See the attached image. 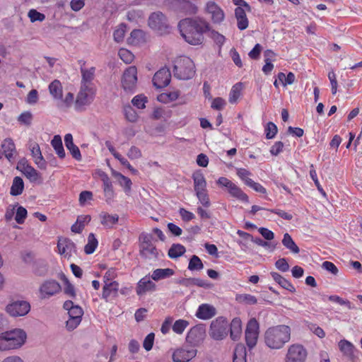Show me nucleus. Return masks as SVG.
<instances>
[{
	"mask_svg": "<svg viewBox=\"0 0 362 362\" xmlns=\"http://www.w3.org/2000/svg\"><path fill=\"white\" fill-rule=\"evenodd\" d=\"M197 352L192 346H183L173 351L172 359L173 362H188L196 356Z\"/></svg>",
	"mask_w": 362,
	"mask_h": 362,
	"instance_id": "13",
	"label": "nucleus"
},
{
	"mask_svg": "<svg viewBox=\"0 0 362 362\" xmlns=\"http://www.w3.org/2000/svg\"><path fill=\"white\" fill-rule=\"evenodd\" d=\"M96 93L95 86H81L74 102V108L81 112L90 105L93 101Z\"/></svg>",
	"mask_w": 362,
	"mask_h": 362,
	"instance_id": "7",
	"label": "nucleus"
},
{
	"mask_svg": "<svg viewBox=\"0 0 362 362\" xmlns=\"http://www.w3.org/2000/svg\"><path fill=\"white\" fill-rule=\"evenodd\" d=\"M178 28L187 43L199 45L204 42V34L210 30V24L200 17L185 18L179 22Z\"/></svg>",
	"mask_w": 362,
	"mask_h": 362,
	"instance_id": "1",
	"label": "nucleus"
},
{
	"mask_svg": "<svg viewBox=\"0 0 362 362\" xmlns=\"http://www.w3.org/2000/svg\"><path fill=\"white\" fill-rule=\"evenodd\" d=\"M115 176L117 178L119 185L123 187L126 193H129L132 189V180L120 173H116Z\"/></svg>",
	"mask_w": 362,
	"mask_h": 362,
	"instance_id": "42",
	"label": "nucleus"
},
{
	"mask_svg": "<svg viewBox=\"0 0 362 362\" xmlns=\"http://www.w3.org/2000/svg\"><path fill=\"white\" fill-rule=\"evenodd\" d=\"M51 145L54 149L56 153L60 158H64L66 156L62 138L59 135H55L51 141Z\"/></svg>",
	"mask_w": 362,
	"mask_h": 362,
	"instance_id": "39",
	"label": "nucleus"
},
{
	"mask_svg": "<svg viewBox=\"0 0 362 362\" xmlns=\"http://www.w3.org/2000/svg\"><path fill=\"white\" fill-rule=\"evenodd\" d=\"M246 356L247 353L245 346L242 344H237L234 350L233 358L246 359Z\"/></svg>",
	"mask_w": 362,
	"mask_h": 362,
	"instance_id": "57",
	"label": "nucleus"
},
{
	"mask_svg": "<svg viewBox=\"0 0 362 362\" xmlns=\"http://www.w3.org/2000/svg\"><path fill=\"white\" fill-rule=\"evenodd\" d=\"M216 314V308L208 303L201 304L195 313V316L200 320H207L214 317Z\"/></svg>",
	"mask_w": 362,
	"mask_h": 362,
	"instance_id": "22",
	"label": "nucleus"
},
{
	"mask_svg": "<svg viewBox=\"0 0 362 362\" xmlns=\"http://www.w3.org/2000/svg\"><path fill=\"white\" fill-rule=\"evenodd\" d=\"M246 11H247L241 6H238L235 9V16L237 19V26L240 30H245L249 25V21L246 16Z\"/></svg>",
	"mask_w": 362,
	"mask_h": 362,
	"instance_id": "27",
	"label": "nucleus"
},
{
	"mask_svg": "<svg viewBox=\"0 0 362 362\" xmlns=\"http://www.w3.org/2000/svg\"><path fill=\"white\" fill-rule=\"evenodd\" d=\"M30 309L29 303L24 300H18L6 306L7 313L13 317L24 316Z\"/></svg>",
	"mask_w": 362,
	"mask_h": 362,
	"instance_id": "16",
	"label": "nucleus"
},
{
	"mask_svg": "<svg viewBox=\"0 0 362 362\" xmlns=\"http://www.w3.org/2000/svg\"><path fill=\"white\" fill-rule=\"evenodd\" d=\"M127 40L129 45H140L146 42V34L141 30H134Z\"/></svg>",
	"mask_w": 362,
	"mask_h": 362,
	"instance_id": "32",
	"label": "nucleus"
},
{
	"mask_svg": "<svg viewBox=\"0 0 362 362\" xmlns=\"http://www.w3.org/2000/svg\"><path fill=\"white\" fill-rule=\"evenodd\" d=\"M17 169L29 179L30 182H36L40 179V173L25 158L21 159L18 163Z\"/></svg>",
	"mask_w": 362,
	"mask_h": 362,
	"instance_id": "17",
	"label": "nucleus"
},
{
	"mask_svg": "<svg viewBox=\"0 0 362 362\" xmlns=\"http://www.w3.org/2000/svg\"><path fill=\"white\" fill-rule=\"evenodd\" d=\"M156 289V285L148 276H144L137 283L136 292L138 296H141L146 293L154 291Z\"/></svg>",
	"mask_w": 362,
	"mask_h": 362,
	"instance_id": "26",
	"label": "nucleus"
},
{
	"mask_svg": "<svg viewBox=\"0 0 362 362\" xmlns=\"http://www.w3.org/2000/svg\"><path fill=\"white\" fill-rule=\"evenodd\" d=\"M140 255L149 260H156L158 258V250L153 242L151 234L143 233L139 236Z\"/></svg>",
	"mask_w": 362,
	"mask_h": 362,
	"instance_id": "5",
	"label": "nucleus"
},
{
	"mask_svg": "<svg viewBox=\"0 0 362 362\" xmlns=\"http://www.w3.org/2000/svg\"><path fill=\"white\" fill-rule=\"evenodd\" d=\"M175 271L170 268L156 269L152 272L151 278L156 281L165 279L174 275Z\"/></svg>",
	"mask_w": 362,
	"mask_h": 362,
	"instance_id": "33",
	"label": "nucleus"
},
{
	"mask_svg": "<svg viewBox=\"0 0 362 362\" xmlns=\"http://www.w3.org/2000/svg\"><path fill=\"white\" fill-rule=\"evenodd\" d=\"M30 151L35 163L39 168L45 170L47 167V162L42 155L39 145L35 144Z\"/></svg>",
	"mask_w": 362,
	"mask_h": 362,
	"instance_id": "29",
	"label": "nucleus"
},
{
	"mask_svg": "<svg viewBox=\"0 0 362 362\" xmlns=\"http://www.w3.org/2000/svg\"><path fill=\"white\" fill-rule=\"evenodd\" d=\"M299 18L305 23V30L308 34H314L316 30V25L314 23L308 24V21H310V18L306 13H298Z\"/></svg>",
	"mask_w": 362,
	"mask_h": 362,
	"instance_id": "44",
	"label": "nucleus"
},
{
	"mask_svg": "<svg viewBox=\"0 0 362 362\" xmlns=\"http://www.w3.org/2000/svg\"><path fill=\"white\" fill-rule=\"evenodd\" d=\"M308 357L306 349L300 344H296V362H305Z\"/></svg>",
	"mask_w": 362,
	"mask_h": 362,
	"instance_id": "45",
	"label": "nucleus"
},
{
	"mask_svg": "<svg viewBox=\"0 0 362 362\" xmlns=\"http://www.w3.org/2000/svg\"><path fill=\"white\" fill-rule=\"evenodd\" d=\"M58 252L66 259H70L76 253L75 243L69 238H59L57 243Z\"/></svg>",
	"mask_w": 362,
	"mask_h": 362,
	"instance_id": "14",
	"label": "nucleus"
},
{
	"mask_svg": "<svg viewBox=\"0 0 362 362\" xmlns=\"http://www.w3.org/2000/svg\"><path fill=\"white\" fill-rule=\"evenodd\" d=\"M206 11L211 15L214 23H221L223 21L225 14L223 9L214 1H209L206 5Z\"/></svg>",
	"mask_w": 362,
	"mask_h": 362,
	"instance_id": "19",
	"label": "nucleus"
},
{
	"mask_svg": "<svg viewBox=\"0 0 362 362\" xmlns=\"http://www.w3.org/2000/svg\"><path fill=\"white\" fill-rule=\"evenodd\" d=\"M204 336V330L202 327L195 326L192 327L188 332L186 340L187 342L195 346L203 341Z\"/></svg>",
	"mask_w": 362,
	"mask_h": 362,
	"instance_id": "23",
	"label": "nucleus"
},
{
	"mask_svg": "<svg viewBox=\"0 0 362 362\" xmlns=\"http://www.w3.org/2000/svg\"><path fill=\"white\" fill-rule=\"evenodd\" d=\"M1 147L3 156H4L9 162L12 163L17 155L16 145L13 141L11 138H6L2 141Z\"/></svg>",
	"mask_w": 362,
	"mask_h": 362,
	"instance_id": "21",
	"label": "nucleus"
},
{
	"mask_svg": "<svg viewBox=\"0 0 362 362\" xmlns=\"http://www.w3.org/2000/svg\"><path fill=\"white\" fill-rule=\"evenodd\" d=\"M203 268L204 264L201 259L197 255H193L189 259L188 269H189L190 271H199L202 270Z\"/></svg>",
	"mask_w": 362,
	"mask_h": 362,
	"instance_id": "46",
	"label": "nucleus"
},
{
	"mask_svg": "<svg viewBox=\"0 0 362 362\" xmlns=\"http://www.w3.org/2000/svg\"><path fill=\"white\" fill-rule=\"evenodd\" d=\"M242 89V83H237L234 86H233L229 93V102L230 103L234 104L237 103L238 98L241 95Z\"/></svg>",
	"mask_w": 362,
	"mask_h": 362,
	"instance_id": "41",
	"label": "nucleus"
},
{
	"mask_svg": "<svg viewBox=\"0 0 362 362\" xmlns=\"http://www.w3.org/2000/svg\"><path fill=\"white\" fill-rule=\"evenodd\" d=\"M179 214L184 222H189L195 218V216L192 212L185 209V208H180L179 209Z\"/></svg>",
	"mask_w": 362,
	"mask_h": 362,
	"instance_id": "63",
	"label": "nucleus"
},
{
	"mask_svg": "<svg viewBox=\"0 0 362 362\" xmlns=\"http://www.w3.org/2000/svg\"><path fill=\"white\" fill-rule=\"evenodd\" d=\"M259 337V323L255 318L249 320L245 329V341L250 349L255 347Z\"/></svg>",
	"mask_w": 362,
	"mask_h": 362,
	"instance_id": "11",
	"label": "nucleus"
},
{
	"mask_svg": "<svg viewBox=\"0 0 362 362\" xmlns=\"http://www.w3.org/2000/svg\"><path fill=\"white\" fill-rule=\"evenodd\" d=\"M62 290L60 284L55 280L45 281L39 288L40 298L42 299L49 298Z\"/></svg>",
	"mask_w": 362,
	"mask_h": 362,
	"instance_id": "12",
	"label": "nucleus"
},
{
	"mask_svg": "<svg viewBox=\"0 0 362 362\" xmlns=\"http://www.w3.org/2000/svg\"><path fill=\"white\" fill-rule=\"evenodd\" d=\"M228 192L233 197H235L243 202H249L248 196L235 183L231 185V186L228 189Z\"/></svg>",
	"mask_w": 362,
	"mask_h": 362,
	"instance_id": "34",
	"label": "nucleus"
},
{
	"mask_svg": "<svg viewBox=\"0 0 362 362\" xmlns=\"http://www.w3.org/2000/svg\"><path fill=\"white\" fill-rule=\"evenodd\" d=\"M27 210L23 206H18L16 210L15 220L18 224H22L24 223L25 219L27 217Z\"/></svg>",
	"mask_w": 362,
	"mask_h": 362,
	"instance_id": "56",
	"label": "nucleus"
},
{
	"mask_svg": "<svg viewBox=\"0 0 362 362\" xmlns=\"http://www.w3.org/2000/svg\"><path fill=\"white\" fill-rule=\"evenodd\" d=\"M118 55L119 58L125 63V64H131L134 59V55L132 52L125 48L119 49L118 52Z\"/></svg>",
	"mask_w": 362,
	"mask_h": 362,
	"instance_id": "47",
	"label": "nucleus"
},
{
	"mask_svg": "<svg viewBox=\"0 0 362 362\" xmlns=\"http://www.w3.org/2000/svg\"><path fill=\"white\" fill-rule=\"evenodd\" d=\"M100 223L106 228H112L117 223L119 216L117 214H109L106 212H102L100 214Z\"/></svg>",
	"mask_w": 362,
	"mask_h": 362,
	"instance_id": "31",
	"label": "nucleus"
},
{
	"mask_svg": "<svg viewBox=\"0 0 362 362\" xmlns=\"http://www.w3.org/2000/svg\"><path fill=\"white\" fill-rule=\"evenodd\" d=\"M291 339V329L286 325L269 327L264 334L266 345L272 349H280Z\"/></svg>",
	"mask_w": 362,
	"mask_h": 362,
	"instance_id": "2",
	"label": "nucleus"
},
{
	"mask_svg": "<svg viewBox=\"0 0 362 362\" xmlns=\"http://www.w3.org/2000/svg\"><path fill=\"white\" fill-rule=\"evenodd\" d=\"M126 33V26L124 24H120L113 33V37L115 42H122L125 35Z\"/></svg>",
	"mask_w": 362,
	"mask_h": 362,
	"instance_id": "51",
	"label": "nucleus"
},
{
	"mask_svg": "<svg viewBox=\"0 0 362 362\" xmlns=\"http://www.w3.org/2000/svg\"><path fill=\"white\" fill-rule=\"evenodd\" d=\"M64 143L66 148L70 151L73 158L77 160H81V154L78 147L74 144L71 134H66L64 136Z\"/></svg>",
	"mask_w": 362,
	"mask_h": 362,
	"instance_id": "28",
	"label": "nucleus"
},
{
	"mask_svg": "<svg viewBox=\"0 0 362 362\" xmlns=\"http://www.w3.org/2000/svg\"><path fill=\"white\" fill-rule=\"evenodd\" d=\"M117 277V269L114 267L109 268L103 277V283L117 282L115 279Z\"/></svg>",
	"mask_w": 362,
	"mask_h": 362,
	"instance_id": "50",
	"label": "nucleus"
},
{
	"mask_svg": "<svg viewBox=\"0 0 362 362\" xmlns=\"http://www.w3.org/2000/svg\"><path fill=\"white\" fill-rule=\"evenodd\" d=\"M171 72L167 67H163L156 71L153 77V84L156 88L166 87L170 82Z\"/></svg>",
	"mask_w": 362,
	"mask_h": 362,
	"instance_id": "15",
	"label": "nucleus"
},
{
	"mask_svg": "<svg viewBox=\"0 0 362 362\" xmlns=\"http://www.w3.org/2000/svg\"><path fill=\"white\" fill-rule=\"evenodd\" d=\"M28 16L32 23L36 21L42 22L45 19V15L44 13H40L39 11L34 8L30 9L28 11Z\"/></svg>",
	"mask_w": 362,
	"mask_h": 362,
	"instance_id": "54",
	"label": "nucleus"
},
{
	"mask_svg": "<svg viewBox=\"0 0 362 362\" xmlns=\"http://www.w3.org/2000/svg\"><path fill=\"white\" fill-rule=\"evenodd\" d=\"M49 92L54 100H62L63 96V87L59 80L55 79L48 86Z\"/></svg>",
	"mask_w": 362,
	"mask_h": 362,
	"instance_id": "30",
	"label": "nucleus"
},
{
	"mask_svg": "<svg viewBox=\"0 0 362 362\" xmlns=\"http://www.w3.org/2000/svg\"><path fill=\"white\" fill-rule=\"evenodd\" d=\"M230 337L233 340L240 338L242 333V322L240 318H234L230 323Z\"/></svg>",
	"mask_w": 362,
	"mask_h": 362,
	"instance_id": "36",
	"label": "nucleus"
},
{
	"mask_svg": "<svg viewBox=\"0 0 362 362\" xmlns=\"http://www.w3.org/2000/svg\"><path fill=\"white\" fill-rule=\"evenodd\" d=\"M33 115L30 112H24L18 117V122L25 125H30L32 122Z\"/></svg>",
	"mask_w": 362,
	"mask_h": 362,
	"instance_id": "64",
	"label": "nucleus"
},
{
	"mask_svg": "<svg viewBox=\"0 0 362 362\" xmlns=\"http://www.w3.org/2000/svg\"><path fill=\"white\" fill-rule=\"evenodd\" d=\"M62 280L64 282V293L71 298H75L76 297V291H75L74 286L69 282V281L65 276H64V277L62 278Z\"/></svg>",
	"mask_w": 362,
	"mask_h": 362,
	"instance_id": "55",
	"label": "nucleus"
},
{
	"mask_svg": "<svg viewBox=\"0 0 362 362\" xmlns=\"http://www.w3.org/2000/svg\"><path fill=\"white\" fill-rule=\"evenodd\" d=\"M195 65L188 57L180 56L173 62L174 76L180 80H189L195 74Z\"/></svg>",
	"mask_w": 362,
	"mask_h": 362,
	"instance_id": "4",
	"label": "nucleus"
},
{
	"mask_svg": "<svg viewBox=\"0 0 362 362\" xmlns=\"http://www.w3.org/2000/svg\"><path fill=\"white\" fill-rule=\"evenodd\" d=\"M177 9L185 15L196 14L198 11L197 6L189 0H175Z\"/></svg>",
	"mask_w": 362,
	"mask_h": 362,
	"instance_id": "25",
	"label": "nucleus"
},
{
	"mask_svg": "<svg viewBox=\"0 0 362 362\" xmlns=\"http://www.w3.org/2000/svg\"><path fill=\"white\" fill-rule=\"evenodd\" d=\"M194 189L200 204L206 208L211 206L209 197L206 189V181L202 173L197 172L192 175Z\"/></svg>",
	"mask_w": 362,
	"mask_h": 362,
	"instance_id": "6",
	"label": "nucleus"
},
{
	"mask_svg": "<svg viewBox=\"0 0 362 362\" xmlns=\"http://www.w3.org/2000/svg\"><path fill=\"white\" fill-rule=\"evenodd\" d=\"M137 69L135 66L127 68L122 76V86L127 93H133L136 88Z\"/></svg>",
	"mask_w": 362,
	"mask_h": 362,
	"instance_id": "8",
	"label": "nucleus"
},
{
	"mask_svg": "<svg viewBox=\"0 0 362 362\" xmlns=\"http://www.w3.org/2000/svg\"><path fill=\"white\" fill-rule=\"evenodd\" d=\"M26 339L27 334L21 329H14L0 333V351L19 349L25 343Z\"/></svg>",
	"mask_w": 362,
	"mask_h": 362,
	"instance_id": "3",
	"label": "nucleus"
},
{
	"mask_svg": "<svg viewBox=\"0 0 362 362\" xmlns=\"http://www.w3.org/2000/svg\"><path fill=\"white\" fill-rule=\"evenodd\" d=\"M103 191L106 199V202L110 203L114 198V190L112 185V182L107 175H105L103 178Z\"/></svg>",
	"mask_w": 362,
	"mask_h": 362,
	"instance_id": "35",
	"label": "nucleus"
},
{
	"mask_svg": "<svg viewBox=\"0 0 362 362\" xmlns=\"http://www.w3.org/2000/svg\"><path fill=\"white\" fill-rule=\"evenodd\" d=\"M188 325V321L180 319L174 322L172 329L176 334H181L183 333Z\"/></svg>",
	"mask_w": 362,
	"mask_h": 362,
	"instance_id": "49",
	"label": "nucleus"
},
{
	"mask_svg": "<svg viewBox=\"0 0 362 362\" xmlns=\"http://www.w3.org/2000/svg\"><path fill=\"white\" fill-rule=\"evenodd\" d=\"M119 284L118 282L103 283L101 298L109 302L118 296Z\"/></svg>",
	"mask_w": 362,
	"mask_h": 362,
	"instance_id": "18",
	"label": "nucleus"
},
{
	"mask_svg": "<svg viewBox=\"0 0 362 362\" xmlns=\"http://www.w3.org/2000/svg\"><path fill=\"white\" fill-rule=\"evenodd\" d=\"M23 189L24 182L23 179L18 176L15 177L11 187L10 194L12 196H18L23 193Z\"/></svg>",
	"mask_w": 362,
	"mask_h": 362,
	"instance_id": "38",
	"label": "nucleus"
},
{
	"mask_svg": "<svg viewBox=\"0 0 362 362\" xmlns=\"http://www.w3.org/2000/svg\"><path fill=\"white\" fill-rule=\"evenodd\" d=\"M237 175L238 177L246 185H247V180H252L250 178L251 175V173L245 168H237Z\"/></svg>",
	"mask_w": 362,
	"mask_h": 362,
	"instance_id": "58",
	"label": "nucleus"
},
{
	"mask_svg": "<svg viewBox=\"0 0 362 362\" xmlns=\"http://www.w3.org/2000/svg\"><path fill=\"white\" fill-rule=\"evenodd\" d=\"M124 115L127 119L129 122H134L137 120L138 115L131 106L124 107Z\"/></svg>",
	"mask_w": 362,
	"mask_h": 362,
	"instance_id": "62",
	"label": "nucleus"
},
{
	"mask_svg": "<svg viewBox=\"0 0 362 362\" xmlns=\"http://www.w3.org/2000/svg\"><path fill=\"white\" fill-rule=\"evenodd\" d=\"M148 25L160 35L168 31V25L165 16L161 12L153 13L148 18Z\"/></svg>",
	"mask_w": 362,
	"mask_h": 362,
	"instance_id": "10",
	"label": "nucleus"
},
{
	"mask_svg": "<svg viewBox=\"0 0 362 362\" xmlns=\"http://www.w3.org/2000/svg\"><path fill=\"white\" fill-rule=\"evenodd\" d=\"M147 101V97L141 94L134 96L132 100V103L134 106L139 109H144L146 107V103Z\"/></svg>",
	"mask_w": 362,
	"mask_h": 362,
	"instance_id": "53",
	"label": "nucleus"
},
{
	"mask_svg": "<svg viewBox=\"0 0 362 362\" xmlns=\"http://www.w3.org/2000/svg\"><path fill=\"white\" fill-rule=\"evenodd\" d=\"M74 95L72 93H68L66 94L64 98H62L61 100L60 106L64 108L70 107L74 103Z\"/></svg>",
	"mask_w": 362,
	"mask_h": 362,
	"instance_id": "61",
	"label": "nucleus"
},
{
	"mask_svg": "<svg viewBox=\"0 0 362 362\" xmlns=\"http://www.w3.org/2000/svg\"><path fill=\"white\" fill-rule=\"evenodd\" d=\"M329 300L337 303L341 305H345L349 310L355 309V306L348 300H344L337 295H332L327 297Z\"/></svg>",
	"mask_w": 362,
	"mask_h": 362,
	"instance_id": "48",
	"label": "nucleus"
},
{
	"mask_svg": "<svg viewBox=\"0 0 362 362\" xmlns=\"http://www.w3.org/2000/svg\"><path fill=\"white\" fill-rule=\"evenodd\" d=\"M80 64H81L80 68L81 74V86H94L93 81L95 78V67H85L86 62L84 61H81Z\"/></svg>",
	"mask_w": 362,
	"mask_h": 362,
	"instance_id": "20",
	"label": "nucleus"
},
{
	"mask_svg": "<svg viewBox=\"0 0 362 362\" xmlns=\"http://www.w3.org/2000/svg\"><path fill=\"white\" fill-rule=\"evenodd\" d=\"M270 275L272 276V279L282 288H284L287 290H291L293 288L292 284L277 272H272Z\"/></svg>",
	"mask_w": 362,
	"mask_h": 362,
	"instance_id": "43",
	"label": "nucleus"
},
{
	"mask_svg": "<svg viewBox=\"0 0 362 362\" xmlns=\"http://www.w3.org/2000/svg\"><path fill=\"white\" fill-rule=\"evenodd\" d=\"M93 194L90 191H82L79 194L78 202L81 206H84L88 201H91Z\"/></svg>",
	"mask_w": 362,
	"mask_h": 362,
	"instance_id": "59",
	"label": "nucleus"
},
{
	"mask_svg": "<svg viewBox=\"0 0 362 362\" xmlns=\"http://www.w3.org/2000/svg\"><path fill=\"white\" fill-rule=\"evenodd\" d=\"M228 323L226 318L218 317L210 325L209 334L216 340H221L228 334Z\"/></svg>",
	"mask_w": 362,
	"mask_h": 362,
	"instance_id": "9",
	"label": "nucleus"
},
{
	"mask_svg": "<svg viewBox=\"0 0 362 362\" xmlns=\"http://www.w3.org/2000/svg\"><path fill=\"white\" fill-rule=\"evenodd\" d=\"M226 105V100L222 98L217 97L213 99L211 107L214 110H221Z\"/></svg>",
	"mask_w": 362,
	"mask_h": 362,
	"instance_id": "60",
	"label": "nucleus"
},
{
	"mask_svg": "<svg viewBox=\"0 0 362 362\" xmlns=\"http://www.w3.org/2000/svg\"><path fill=\"white\" fill-rule=\"evenodd\" d=\"M338 347L343 356L351 361H355L356 358L355 355L356 349L351 341L346 339H341L338 343Z\"/></svg>",
	"mask_w": 362,
	"mask_h": 362,
	"instance_id": "24",
	"label": "nucleus"
},
{
	"mask_svg": "<svg viewBox=\"0 0 362 362\" xmlns=\"http://www.w3.org/2000/svg\"><path fill=\"white\" fill-rule=\"evenodd\" d=\"M186 252L184 245L180 243H174L171 245L168 252V255L170 259H177L182 256Z\"/></svg>",
	"mask_w": 362,
	"mask_h": 362,
	"instance_id": "37",
	"label": "nucleus"
},
{
	"mask_svg": "<svg viewBox=\"0 0 362 362\" xmlns=\"http://www.w3.org/2000/svg\"><path fill=\"white\" fill-rule=\"evenodd\" d=\"M277 132L276 125L272 122H268L264 127V132L267 139H273L277 134Z\"/></svg>",
	"mask_w": 362,
	"mask_h": 362,
	"instance_id": "52",
	"label": "nucleus"
},
{
	"mask_svg": "<svg viewBox=\"0 0 362 362\" xmlns=\"http://www.w3.org/2000/svg\"><path fill=\"white\" fill-rule=\"evenodd\" d=\"M98 245V241L94 233H90L88 236V243L85 245L84 251L86 254L90 255L95 252Z\"/></svg>",
	"mask_w": 362,
	"mask_h": 362,
	"instance_id": "40",
	"label": "nucleus"
}]
</instances>
